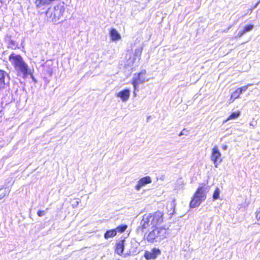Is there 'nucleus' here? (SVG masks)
<instances>
[{"mask_svg":"<svg viewBox=\"0 0 260 260\" xmlns=\"http://www.w3.org/2000/svg\"><path fill=\"white\" fill-rule=\"evenodd\" d=\"M206 194L205 192L204 184L200 186L193 195L192 200L189 203V207L191 208L200 206L201 203L205 200Z\"/></svg>","mask_w":260,"mask_h":260,"instance_id":"3","label":"nucleus"},{"mask_svg":"<svg viewBox=\"0 0 260 260\" xmlns=\"http://www.w3.org/2000/svg\"><path fill=\"white\" fill-rule=\"evenodd\" d=\"M241 93L239 92V90L237 88L231 94L230 101L233 102L236 99H238Z\"/></svg>","mask_w":260,"mask_h":260,"instance_id":"17","label":"nucleus"},{"mask_svg":"<svg viewBox=\"0 0 260 260\" xmlns=\"http://www.w3.org/2000/svg\"><path fill=\"white\" fill-rule=\"evenodd\" d=\"M254 27V25L252 24H246L244 25L243 27V29L240 30L238 35L237 37L240 38L244 34L247 32L250 31L253 29Z\"/></svg>","mask_w":260,"mask_h":260,"instance_id":"14","label":"nucleus"},{"mask_svg":"<svg viewBox=\"0 0 260 260\" xmlns=\"http://www.w3.org/2000/svg\"><path fill=\"white\" fill-rule=\"evenodd\" d=\"M9 60L15 69L18 70L24 76L27 75L28 66L23 61L20 55L12 53L9 56Z\"/></svg>","mask_w":260,"mask_h":260,"instance_id":"2","label":"nucleus"},{"mask_svg":"<svg viewBox=\"0 0 260 260\" xmlns=\"http://www.w3.org/2000/svg\"><path fill=\"white\" fill-rule=\"evenodd\" d=\"M160 254V250L159 248L154 247L151 249V251H145L144 257L147 260L155 259Z\"/></svg>","mask_w":260,"mask_h":260,"instance_id":"8","label":"nucleus"},{"mask_svg":"<svg viewBox=\"0 0 260 260\" xmlns=\"http://www.w3.org/2000/svg\"><path fill=\"white\" fill-rule=\"evenodd\" d=\"M116 96L124 102H126L130 96V90L128 89H124L116 93Z\"/></svg>","mask_w":260,"mask_h":260,"instance_id":"11","label":"nucleus"},{"mask_svg":"<svg viewBox=\"0 0 260 260\" xmlns=\"http://www.w3.org/2000/svg\"><path fill=\"white\" fill-rule=\"evenodd\" d=\"M46 214V212L45 210H38L37 212V215L39 217H42Z\"/></svg>","mask_w":260,"mask_h":260,"instance_id":"23","label":"nucleus"},{"mask_svg":"<svg viewBox=\"0 0 260 260\" xmlns=\"http://www.w3.org/2000/svg\"><path fill=\"white\" fill-rule=\"evenodd\" d=\"M220 190L218 187H216L213 194V199L214 200H217L219 198Z\"/></svg>","mask_w":260,"mask_h":260,"instance_id":"20","label":"nucleus"},{"mask_svg":"<svg viewBox=\"0 0 260 260\" xmlns=\"http://www.w3.org/2000/svg\"><path fill=\"white\" fill-rule=\"evenodd\" d=\"M240 114V112L239 111H237L235 112H233L230 115V116L227 118V119L225 120V121H227L231 119H236L239 116Z\"/></svg>","mask_w":260,"mask_h":260,"instance_id":"19","label":"nucleus"},{"mask_svg":"<svg viewBox=\"0 0 260 260\" xmlns=\"http://www.w3.org/2000/svg\"><path fill=\"white\" fill-rule=\"evenodd\" d=\"M110 39L112 41H118L121 39V36L116 29L111 28L109 30Z\"/></svg>","mask_w":260,"mask_h":260,"instance_id":"13","label":"nucleus"},{"mask_svg":"<svg viewBox=\"0 0 260 260\" xmlns=\"http://www.w3.org/2000/svg\"><path fill=\"white\" fill-rule=\"evenodd\" d=\"M64 12V7L57 4L49 7L45 12V15L47 21L56 22L63 18Z\"/></svg>","mask_w":260,"mask_h":260,"instance_id":"1","label":"nucleus"},{"mask_svg":"<svg viewBox=\"0 0 260 260\" xmlns=\"http://www.w3.org/2000/svg\"><path fill=\"white\" fill-rule=\"evenodd\" d=\"M127 225L126 224H123L118 225L115 230H116V233H123L126 231V230L127 229Z\"/></svg>","mask_w":260,"mask_h":260,"instance_id":"18","label":"nucleus"},{"mask_svg":"<svg viewBox=\"0 0 260 260\" xmlns=\"http://www.w3.org/2000/svg\"><path fill=\"white\" fill-rule=\"evenodd\" d=\"M8 74L4 70H0V87H4L6 85L5 79Z\"/></svg>","mask_w":260,"mask_h":260,"instance_id":"15","label":"nucleus"},{"mask_svg":"<svg viewBox=\"0 0 260 260\" xmlns=\"http://www.w3.org/2000/svg\"><path fill=\"white\" fill-rule=\"evenodd\" d=\"M166 229L162 228H155L147 235L145 236V239L150 243H153L156 241L158 238L162 239L166 237Z\"/></svg>","mask_w":260,"mask_h":260,"instance_id":"4","label":"nucleus"},{"mask_svg":"<svg viewBox=\"0 0 260 260\" xmlns=\"http://www.w3.org/2000/svg\"><path fill=\"white\" fill-rule=\"evenodd\" d=\"M124 242L125 240L122 239L117 242L116 243L115 251L119 255H121L123 252L124 248Z\"/></svg>","mask_w":260,"mask_h":260,"instance_id":"12","label":"nucleus"},{"mask_svg":"<svg viewBox=\"0 0 260 260\" xmlns=\"http://www.w3.org/2000/svg\"><path fill=\"white\" fill-rule=\"evenodd\" d=\"M150 217L152 219L153 223L154 224L155 228L156 226L161 224L164 220V213L160 211H156L151 213H148Z\"/></svg>","mask_w":260,"mask_h":260,"instance_id":"7","label":"nucleus"},{"mask_svg":"<svg viewBox=\"0 0 260 260\" xmlns=\"http://www.w3.org/2000/svg\"><path fill=\"white\" fill-rule=\"evenodd\" d=\"M252 85V84H248L246 85H245V86H243L238 88V90H239V92L242 93L243 92L245 91L247 89L248 87H249L250 86H251Z\"/></svg>","mask_w":260,"mask_h":260,"instance_id":"21","label":"nucleus"},{"mask_svg":"<svg viewBox=\"0 0 260 260\" xmlns=\"http://www.w3.org/2000/svg\"><path fill=\"white\" fill-rule=\"evenodd\" d=\"M146 71L145 70H142L138 74H135L132 80V84L134 86V92L138 90V85L143 84L147 80L146 79Z\"/></svg>","mask_w":260,"mask_h":260,"instance_id":"5","label":"nucleus"},{"mask_svg":"<svg viewBox=\"0 0 260 260\" xmlns=\"http://www.w3.org/2000/svg\"><path fill=\"white\" fill-rule=\"evenodd\" d=\"M117 235L116 230L115 229L108 230L104 234V237L105 239H108L113 238Z\"/></svg>","mask_w":260,"mask_h":260,"instance_id":"16","label":"nucleus"},{"mask_svg":"<svg viewBox=\"0 0 260 260\" xmlns=\"http://www.w3.org/2000/svg\"><path fill=\"white\" fill-rule=\"evenodd\" d=\"M141 53H142V49L141 48H139V49H136L135 52V54L136 56H137L139 57V58H140Z\"/></svg>","mask_w":260,"mask_h":260,"instance_id":"22","label":"nucleus"},{"mask_svg":"<svg viewBox=\"0 0 260 260\" xmlns=\"http://www.w3.org/2000/svg\"><path fill=\"white\" fill-rule=\"evenodd\" d=\"M151 182V179L148 176L141 178L135 186V189L137 190H139L143 186L149 184Z\"/></svg>","mask_w":260,"mask_h":260,"instance_id":"10","label":"nucleus"},{"mask_svg":"<svg viewBox=\"0 0 260 260\" xmlns=\"http://www.w3.org/2000/svg\"><path fill=\"white\" fill-rule=\"evenodd\" d=\"M151 221L152 219L149 214H145L143 216L142 219L141 221V225L139 227L142 232H145L149 230L150 228H155L153 222Z\"/></svg>","mask_w":260,"mask_h":260,"instance_id":"6","label":"nucleus"},{"mask_svg":"<svg viewBox=\"0 0 260 260\" xmlns=\"http://www.w3.org/2000/svg\"><path fill=\"white\" fill-rule=\"evenodd\" d=\"M211 158L216 167H217V163L220 162L221 161V153L218 150L217 146H214L213 148Z\"/></svg>","mask_w":260,"mask_h":260,"instance_id":"9","label":"nucleus"}]
</instances>
